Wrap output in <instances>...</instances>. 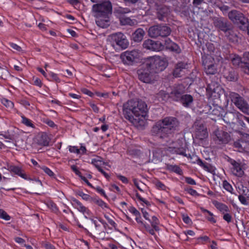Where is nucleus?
I'll return each mask as SVG.
<instances>
[{
	"label": "nucleus",
	"instance_id": "1",
	"mask_svg": "<svg viewBox=\"0 0 249 249\" xmlns=\"http://www.w3.org/2000/svg\"><path fill=\"white\" fill-rule=\"evenodd\" d=\"M179 124L178 120L173 117H167L157 122L151 130L152 135L161 139L168 137L178 130Z\"/></svg>",
	"mask_w": 249,
	"mask_h": 249
},
{
	"label": "nucleus",
	"instance_id": "2",
	"mask_svg": "<svg viewBox=\"0 0 249 249\" xmlns=\"http://www.w3.org/2000/svg\"><path fill=\"white\" fill-rule=\"evenodd\" d=\"M147 111V105L142 100H130L123 105V112L124 118L133 124L138 122L139 119L135 118L140 116L143 117Z\"/></svg>",
	"mask_w": 249,
	"mask_h": 249
},
{
	"label": "nucleus",
	"instance_id": "3",
	"mask_svg": "<svg viewBox=\"0 0 249 249\" xmlns=\"http://www.w3.org/2000/svg\"><path fill=\"white\" fill-rule=\"evenodd\" d=\"M138 78L143 83L153 84L157 81V75L151 70L145 62L137 71Z\"/></svg>",
	"mask_w": 249,
	"mask_h": 249
},
{
	"label": "nucleus",
	"instance_id": "4",
	"mask_svg": "<svg viewBox=\"0 0 249 249\" xmlns=\"http://www.w3.org/2000/svg\"><path fill=\"white\" fill-rule=\"evenodd\" d=\"M171 33V29L166 24H159L150 26L148 30V35L151 38L166 37Z\"/></svg>",
	"mask_w": 249,
	"mask_h": 249
},
{
	"label": "nucleus",
	"instance_id": "5",
	"mask_svg": "<svg viewBox=\"0 0 249 249\" xmlns=\"http://www.w3.org/2000/svg\"><path fill=\"white\" fill-rule=\"evenodd\" d=\"M225 95L241 111L249 115V105L237 93L230 91Z\"/></svg>",
	"mask_w": 249,
	"mask_h": 249
},
{
	"label": "nucleus",
	"instance_id": "6",
	"mask_svg": "<svg viewBox=\"0 0 249 249\" xmlns=\"http://www.w3.org/2000/svg\"><path fill=\"white\" fill-rule=\"evenodd\" d=\"M145 63L155 74L163 71L168 65L166 60L156 56L148 58Z\"/></svg>",
	"mask_w": 249,
	"mask_h": 249
},
{
	"label": "nucleus",
	"instance_id": "7",
	"mask_svg": "<svg viewBox=\"0 0 249 249\" xmlns=\"http://www.w3.org/2000/svg\"><path fill=\"white\" fill-rule=\"evenodd\" d=\"M112 4L109 1L96 3L92 6V11L94 13L95 17L110 16L112 14Z\"/></svg>",
	"mask_w": 249,
	"mask_h": 249
},
{
	"label": "nucleus",
	"instance_id": "8",
	"mask_svg": "<svg viewBox=\"0 0 249 249\" xmlns=\"http://www.w3.org/2000/svg\"><path fill=\"white\" fill-rule=\"evenodd\" d=\"M108 38L113 47L117 46L122 49H125L129 45L125 36L121 32L112 34L108 36Z\"/></svg>",
	"mask_w": 249,
	"mask_h": 249
},
{
	"label": "nucleus",
	"instance_id": "9",
	"mask_svg": "<svg viewBox=\"0 0 249 249\" xmlns=\"http://www.w3.org/2000/svg\"><path fill=\"white\" fill-rule=\"evenodd\" d=\"M140 52L139 50L127 51L121 55V58L124 64L132 65L139 60Z\"/></svg>",
	"mask_w": 249,
	"mask_h": 249
},
{
	"label": "nucleus",
	"instance_id": "10",
	"mask_svg": "<svg viewBox=\"0 0 249 249\" xmlns=\"http://www.w3.org/2000/svg\"><path fill=\"white\" fill-rule=\"evenodd\" d=\"M195 130L196 138L199 140H203L208 136L207 129L203 123L198 120H196L193 125Z\"/></svg>",
	"mask_w": 249,
	"mask_h": 249
},
{
	"label": "nucleus",
	"instance_id": "11",
	"mask_svg": "<svg viewBox=\"0 0 249 249\" xmlns=\"http://www.w3.org/2000/svg\"><path fill=\"white\" fill-rule=\"evenodd\" d=\"M228 18L233 23H240L242 25H246L248 20L240 12L232 10L228 13Z\"/></svg>",
	"mask_w": 249,
	"mask_h": 249
},
{
	"label": "nucleus",
	"instance_id": "12",
	"mask_svg": "<svg viewBox=\"0 0 249 249\" xmlns=\"http://www.w3.org/2000/svg\"><path fill=\"white\" fill-rule=\"evenodd\" d=\"M155 3L156 18L160 21H164L171 13L170 8L165 5H159L157 2H155Z\"/></svg>",
	"mask_w": 249,
	"mask_h": 249
},
{
	"label": "nucleus",
	"instance_id": "13",
	"mask_svg": "<svg viewBox=\"0 0 249 249\" xmlns=\"http://www.w3.org/2000/svg\"><path fill=\"white\" fill-rule=\"evenodd\" d=\"M213 21L215 28L224 33L232 27V24L222 17H213Z\"/></svg>",
	"mask_w": 249,
	"mask_h": 249
},
{
	"label": "nucleus",
	"instance_id": "14",
	"mask_svg": "<svg viewBox=\"0 0 249 249\" xmlns=\"http://www.w3.org/2000/svg\"><path fill=\"white\" fill-rule=\"evenodd\" d=\"M184 93V90L182 89V87L179 86L173 90L170 94L166 93L163 91H161L160 92V95L163 96L165 98L170 97L173 101L179 102Z\"/></svg>",
	"mask_w": 249,
	"mask_h": 249
},
{
	"label": "nucleus",
	"instance_id": "15",
	"mask_svg": "<svg viewBox=\"0 0 249 249\" xmlns=\"http://www.w3.org/2000/svg\"><path fill=\"white\" fill-rule=\"evenodd\" d=\"M142 46L144 48L153 51H159L163 48V46L160 42L150 39L145 40Z\"/></svg>",
	"mask_w": 249,
	"mask_h": 249
},
{
	"label": "nucleus",
	"instance_id": "16",
	"mask_svg": "<svg viewBox=\"0 0 249 249\" xmlns=\"http://www.w3.org/2000/svg\"><path fill=\"white\" fill-rule=\"evenodd\" d=\"M207 90L210 92L212 96L215 98H220L223 92L222 88L218 83L213 81L208 84Z\"/></svg>",
	"mask_w": 249,
	"mask_h": 249
},
{
	"label": "nucleus",
	"instance_id": "17",
	"mask_svg": "<svg viewBox=\"0 0 249 249\" xmlns=\"http://www.w3.org/2000/svg\"><path fill=\"white\" fill-rule=\"evenodd\" d=\"M213 133L215 136L213 139L218 141L219 143H227L230 140V136L227 132L217 129L214 131Z\"/></svg>",
	"mask_w": 249,
	"mask_h": 249
},
{
	"label": "nucleus",
	"instance_id": "18",
	"mask_svg": "<svg viewBox=\"0 0 249 249\" xmlns=\"http://www.w3.org/2000/svg\"><path fill=\"white\" fill-rule=\"evenodd\" d=\"M212 57L211 56L206 57L203 60V65L204 66L205 72L207 74L214 75L217 72L216 66L211 62Z\"/></svg>",
	"mask_w": 249,
	"mask_h": 249
},
{
	"label": "nucleus",
	"instance_id": "19",
	"mask_svg": "<svg viewBox=\"0 0 249 249\" xmlns=\"http://www.w3.org/2000/svg\"><path fill=\"white\" fill-rule=\"evenodd\" d=\"M187 63L180 61L178 62L175 65L174 69L173 71V75L175 77H180L184 75L185 70L187 69Z\"/></svg>",
	"mask_w": 249,
	"mask_h": 249
},
{
	"label": "nucleus",
	"instance_id": "20",
	"mask_svg": "<svg viewBox=\"0 0 249 249\" xmlns=\"http://www.w3.org/2000/svg\"><path fill=\"white\" fill-rule=\"evenodd\" d=\"M229 162L232 165L231 169L232 174L235 176L242 177L244 174V172L242 169L241 162L231 159L229 160Z\"/></svg>",
	"mask_w": 249,
	"mask_h": 249
},
{
	"label": "nucleus",
	"instance_id": "21",
	"mask_svg": "<svg viewBox=\"0 0 249 249\" xmlns=\"http://www.w3.org/2000/svg\"><path fill=\"white\" fill-rule=\"evenodd\" d=\"M7 169L12 173L17 175L25 179H28L27 175L25 173L24 170L20 167L14 165L8 164Z\"/></svg>",
	"mask_w": 249,
	"mask_h": 249
},
{
	"label": "nucleus",
	"instance_id": "22",
	"mask_svg": "<svg viewBox=\"0 0 249 249\" xmlns=\"http://www.w3.org/2000/svg\"><path fill=\"white\" fill-rule=\"evenodd\" d=\"M164 46L167 49L177 54H179L181 52V50L179 46L169 38H167L165 40Z\"/></svg>",
	"mask_w": 249,
	"mask_h": 249
},
{
	"label": "nucleus",
	"instance_id": "23",
	"mask_svg": "<svg viewBox=\"0 0 249 249\" xmlns=\"http://www.w3.org/2000/svg\"><path fill=\"white\" fill-rule=\"evenodd\" d=\"M72 200L73 202L72 205L79 212L82 213L83 214H86L88 215H90V212L89 209L84 206L79 201L74 198L72 199Z\"/></svg>",
	"mask_w": 249,
	"mask_h": 249
},
{
	"label": "nucleus",
	"instance_id": "24",
	"mask_svg": "<svg viewBox=\"0 0 249 249\" xmlns=\"http://www.w3.org/2000/svg\"><path fill=\"white\" fill-rule=\"evenodd\" d=\"M110 16H104L103 17H96L97 19L96 20V24L103 28H106L110 25Z\"/></svg>",
	"mask_w": 249,
	"mask_h": 249
},
{
	"label": "nucleus",
	"instance_id": "25",
	"mask_svg": "<svg viewBox=\"0 0 249 249\" xmlns=\"http://www.w3.org/2000/svg\"><path fill=\"white\" fill-rule=\"evenodd\" d=\"M145 32L142 28L137 29L132 34L131 37L136 42H140L143 39Z\"/></svg>",
	"mask_w": 249,
	"mask_h": 249
},
{
	"label": "nucleus",
	"instance_id": "26",
	"mask_svg": "<svg viewBox=\"0 0 249 249\" xmlns=\"http://www.w3.org/2000/svg\"><path fill=\"white\" fill-rule=\"evenodd\" d=\"M193 97L192 95L183 94L179 102L185 107H190L193 102Z\"/></svg>",
	"mask_w": 249,
	"mask_h": 249
},
{
	"label": "nucleus",
	"instance_id": "27",
	"mask_svg": "<svg viewBox=\"0 0 249 249\" xmlns=\"http://www.w3.org/2000/svg\"><path fill=\"white\" fill-rule=\"evenodd\" d=\"M224 75L230 81H235L237 79L236 72L232 68L226 70L224 72Z\"/></svg>",
	"mask_w": 249,
	"mask_h": 249
},
{
	"label": "nucleus",
	"instance_id": "28",
	"mask_svg": "<svg viewBox=\"0 0 249 249\" xmlns=\"http://www.w3.org/2000/svg\"><path fill=\"white\" fill-rule=\"evenodd\" d=\"M242 69L245 73L249 75V52L244 53Z\"/></svg>",
	"mask_w": 249,
	"mask_h": 249
},
{
	"label": "nucleus",
	"instance_id": "29",
	"mask_svg": "<svg viewBox=\"0 0 249 249\" xmlns=\"http://www.w3.org/2000/svg\"><path fill=\"white\" fill-rule=\"evenodd\" d=\"M226 36L229 40L232 42H236L238 41V36L236 33L233 30V26L231 28H230L229 30L225 32Z\"/></svg>",
	"mask_w": 249,
	"mask_h": 249
},
{
	"label": "nucleus",
	"instance_id": "30",
	"mask_svg": "<svg viewBox=\"0 0 249 249\" xmlns=\"http://www.w3.org/2000/svg\"><path fill=\"white\" fill-rule=\"evenodd\" d=\"M236 114L232 112H227L223 116V119L227 124H232L236 118Z\"/></svg>",
	"mask_w": 249,
	"mask_h": 249
},
{
	"label": "nucleus",
	"instance_id": "31",
	"mask_svg": "<svg viewBox=\"0 0 249 249\" xmlns=\"http://www.w3.org/2000/svg\"><path fill=\"white\" fill-rule=\"evenodd\" d=\"M120 22L122 25H130L133 26L137 23L135 19H132L128 17H120Z\"/></svg>",
	"mask_w": 249,
	"mask_h": 249
},
{
	"label": "nucleus",
	"instance_id": "32",
	"mask_svg": "<svg viewBox=\"0 0 249 249\" xmlns=\"http://www.w3.org/2000/svg\"><path fill=\"white\" fill-rule=\"evenodd\" d=\"M50 142V139L45 133L42 134L38 139L39 144L42 146H48Z\"/></svg>",
	"mask_w": 249,
	"mask_h": 249
},
{
	"label": "nucleus",
	"instance_id": "33",
	"mask_svg": "<svg viewBox=\"0 0 249 249\" xmlns=\"http://www.w3.org/2000/svg\"><path fill=\"white\" fill-rule=\"evenodd\" d=\"M167 169L168 170L173 172H175L178 175H181L182 174V170L178 165L167 164Z\"/></svg>",
	"mask_w": 249,
	"mask_h": 249
},
{
	"label": "nucleus",
	"instance_id": "34",
	"mask_svg": "<svg viewBox=\"0 0 249 249\" xmlns=\"http://www.w3.org/2000/svg\"><path fill=\"white\" fill-rule=\"evenodd\" d=\"M246 144L242 141L239 140L234 142V147L239 152H243L245 150Z\"/></svg>",
	"mask_w": 249,
	"mask_h": 249
},
{
	"label": "nucleus",
	"instance_id": "35",
	"mask_svg": "<svg viewBox=\"0 0 249 249\" xmlns=\"http://www.w3.org/2000/svg\"><path fill=\"white\" fill-rule=\"evenodd\" d=\"M90 220L95 226V229L93 230V232H94V233L100 234L102 233H105L104 231H101V225L98 223V222L96 220H94L92 218H91Z\"/></svg>",
	"mask_w": 249,
	"mask_h": 249
},
{
	"label": "nucleus",
	"instance_id": "36",
	"mask_svg": "<svg viewBox=\"0 0 249 249\" xmlns=\"http://www.w3.org/2000/svg\"><path fill=\"white\" fill-rule=\"evenodd\" d=\"M169 151L173 154L176 153L177 154L183 155L184 157L187 156L186 154H185V150L183 147H180V146H179V147H174V149H173V150H169Z\"/></svg>",
	"mask_w": 249,
	"mask_h": 249
},
{
	"label": "nucleus",
	"instance_id": "37",
	"mask_svg": "<svg viewBox=\"0 0 249 249\" xmlns=\"http://www.w3.org/2000/svg\"><path fill=\"white\" fill-rule=\"evenodd\" d=\"M150 223L152 228L155 230V231H159L160 230V228L158 226L160 224V221L156 216H152V220Z\"/></svg>",
	"mask_w": 249,
	"mask_h": 249
},
{
	"label": "nucleus",
	"instance_id": "38",
	"mask_svg": "<svg viewBox=\"0 0 249 249\" xmlns=\"http://www.w3.org/2000/svg\"><path fill=\"white\" fill-rule=\"evenodd\" d=\"M92 202L96 203L99 206L101 207L102 209L107 208V204L100 199L93 198L91 200Z\"/></svg>",
	"mask_w": 249,
	"mask_h": 249
},
{
	"label": "nucleus",
	"instance_id": "39",
	"mask_svg": "<svg viewBox=\"0 0 249 249\" xmlns=\"http://www.w3.org/2000/svg\"><path fill=\"white\" fill-rule=\"evenodd\" d=\"M76 194L81 196L84 200L86 201L89 200L91 201L92 199L93 198L89 195L85 194L82 191L80 190L77 191L76 192Z\"/></svg>",
	"mask_w": 249,
	"mask_h": 249
},
{
	"label": "nucleus",
	"instance_id": "40",
	"mask_svg": "<svg viewBox=\"0 0 249 249\" xmlns=\"http://www.w3.org/2000/svg\"><path fill=\"white\" fill-rule=\"evenodd\" d=\"M215 206L218 209L223 213H224L225 212H228L229 211L228 206L223 203L216 202Z\"/></svg>",
	"mask_w": 249,
	"mask_h": 249
},
{
	"label": "nucleus",
	"instance_id": "41",
	"mask_svg": "<svg viewBox=\"0 0 249 249\" xmlns=\"http://www.w3.org/2000/svg\"><path fill=\"white\" fill-rule=\"evenodd\" d=\"M240 190V194L241 195L245 196L248 199H249V190L244 186L242 185L241 188L239 187Z\"/></svg>",
	"mask_w": 249,
	"mask_h": 249
},
{
	"label": "nucleus",
	"instance_id": "42",
	"mask_svg": "<svg viewBox=\"0 0 249 249\" xmlns=\"http://www.w3.org/2000/svg\"><path fill=\"white\" fill-rule=\"evenodd\" d=\"M231 62L235 66H238L241 65V67L242 68V63H243V61H242L241 57L239 56H235L232 58Z\"/></svg>",
	"mask_w": 249,
	"mask_h": 249
},
{
	"label": "nucleus",
	"instance_id": "43",
	"mask_svg": "<svg viewBox=\"0 0 249 249\" xmlns=\"http://www.w3.org/2000/svg\"><path fill=\"white\" fill-rule=\"evenodd\" d=\"M129 12H130V10L128 8H123L121 7H119L118 9L115 10V13H116L118 15H120V17H121L122 15L128 13Z\"/></svg>",
	"mask_w": 249,
	"mask_h": 249
},
{
	"label": "nucleus",
	"instance_id": "44",
	"mask_svg": "<svg viewBox=\"0 0 249 249\" xmlns=\"http://www.w3.org/2000/svg\"><path fill=\"white\" fill-rule=\"evenodd\" d=\"M21 118H22V123L23 124H24L25 125H26L27 126H30V127H34L33 126L34 125L32 124V121L30 119L27 118L25 116H22Z\"/></svg>",
	"mask_w": 249,
	"mask_h": 249
},
{
	"label": "nucleus",
	"instance_id": "45",
	"mask_svg": "<svg viewBox=\"0 0 249 249\" xmlns=\"http://www.w3.org/2000/svg\"><path fill=\"white\" fill-rule=\"evenodd\" d=\"M0 218L5 220H9L10 219V216L6 212L2 209H0Z\"/></svg>",
	"mask_w": 249,
	"mask_h": 249
},
{
	"label": "nucleus",
	"instance_id": "46",
	"mask_svg": "<svg viewBox=\"0 0 249 249\" xmlns=\"http://www.w3.org/2000/svg\"><path fill=\"white\" fill-rule=\"evenodd\" d=\"M2 103L5 107L9 108H13L14 107V104L13 103V102L5 98L2 100Z\"/></svg>",
	"mask_w": 249,
	"mask_h": 249
},
{
	"label": "nucleus",
	"instance_id": "47",
	"mask_svg": "<svg viewBox=\"0 0 249 249\" xmlns=\"http://www.w3.org/2000/svg\"><path fill=\"white\" fill-rule=\"evenodd\" d=\"M223 186L224 188L229 192L231 193L232 187L231 185L227 181L224 180L223 182Z\"/></svg>",
	"mask_w": 249,
	"mask_h": 249
},
{
	"label": "nucleus",
	"instance_id": "48",
	"mask_svg": "<svg viewBox=\"0 0 249 249\" xmlns=\"http://www.w3.org/2000/svg\"><path fill=\"white\" fill-rule=\"evenodd\" d=\"M179 146H180V145L178 142L172 141L171 143H169V147L167 150L169 151V150H173V149H174V147H179Z\"/></svg>",
	"mask_w": 249,
	"mask_h": 249
},
{
	"label": "nucleus",
	"instance_id": "49",
	"mask_svg": "<svg viewBox=\"0 0 249 249\" xmlns=\"http://www.w3.org/2000/svg\"><path fill=\"white\" fill-rule=\"evenodd\" d=\"M42 170L50 177H53L54 173L51 171L49 168L46 166H42L41 168Z\"/></svg>",
	"mask_w": 249,
	"mask_h": 249
},
{
	"label": "nucleus",
	"instance_id": "50",
	"mask_svg": "<svg viewBox=\"0 0 249 249\" xmlns=\"http://www.w3.org/2000/svg\"><path fill=\"white\" fill-rule=\"evenodd\" d=\"M49 208H50L53 212L56 213L58 211L56 205L53 202H50L48 204Z\"/></svg>",
	"mask_w": 249,
	"mask_h": 249
},
{
	"label": "nucleus",
	"instance_id": "51",
	"mask_svg": "<svg viewBox=\"0 0 249 249\" xmlns=\"http://www.w3.org/2000/svg\"><path fill=\"white\" fill-rule=\"evenodd\" d=\"M185 190L191 195L193 196H198L199 194L197 193V192L194 190L193 189L189 187L185 189Z\"/></svg>",
	"mask_w": 249,
	"mask_h": 249
},
{
	"label": "nucleus",
	"instance_id": "52",
	"mask_svg": "<svg viewBox=\"0 0 249 249\" xmlns=\"http://www.w3.org/2000/svg\"><path fill=\"white\" fill-rule=\"evenodd\" d=\"M101 161L100 160H98L96 159H92L91 160V164L94 165L95 166V167L98 170H99L100 168H101V167H100V164H99V162L101 163Z\"/></svg>",
	"mask_w": 249,
	"mask_h": 249
},
{
	"label": "nucleus",
	"instance_id": "53",
	"mask_svg": "<svg viewBox=\"0 0 249 249\" xmlns=\"http://www.w3.org/2000/svg\"><path fill=\"white\" fill-rule=\"evenodd\" d=\"M155 185L157 188L159 189H161L162 190H165L166 188V186L163 184L159 180L155 182Z\"/></svg>",
	"mask_w": 249,
	"mask_h": 249
},
{
	"label": "nucleus",
	"instance_id": "54",
	"mask_svg": "<svg viewBox=\"0 0 249 249\" xmlns=\"http://www.w3.org/2000/svg\"><path fill=\"white\" fill-rule=\"evenodd\" d=\"M241 140L247 145V143H249V134L247 133L243 134Z\"/></svg>",
	"mask_w": 249,
	"mask_h": 249
},
{
	"label": "nucleus",
	"instance_id": "55",
	"mask_svg": "<svg viewBox=\"0 0 249 249\" xmlns=\"http://www.w3.org/2000/svg\"><path fill=\"white\" fill-rule=\"evenodd\" d=\"M182 220L184 223L187 224H191L192 223V221L190 217L186 214L182 215Z\"/></svg>",
	"mask_w": 249,
	"mask_h": 249
},
{
	"label": "nucleus",
	"instance_id": "56",
	"mask_svg": "<svg viewBox=\"0 0 249 249\" xmlns=\"http://www.w3.org/2000/svg\"><path fill=\"white\" fill-rule=\"evenodd\" d=\"M238 198L242 204L244 205L248 204V202L247 201V198L245 196L240 195L238 196Z\"/></svg>",
	"mask_w": 249,
	"mask_h": 249
},
{
	"label": "nucleus",
	"instance_id": "57",
	"mask_svg": "<svg viewBox=\"0 0 249 249\" xmlns=\"http://www.w3.org/2000/svg\"><path fill=\"white\" fill-rule=\"evenodd\" d=\"M104 216H105V218L108 221V223L112 226H113L114 228H116L117 224L112 219L110 218V217L108 216L106 214H105L104 215Z\"/></svg>",
	"mask_w": 249,
	"mask_h": 249
},
{
	"label": "nucleus",
	"instance_id": "58",
	"mask_svg": "<svg viewBox=\"0 0 249 249\" xmlns=\"http://www.w3.org/2000/svg\"><path fill=\"white\" fill-rule=\"evenodd\" d=\"M69 151L71 153H74L77 154L80 153V149H79L76 146H69Z\"/></svg>",
	"mask_w": 249,
	"mask_h": 249
},
{
	"label": "nucleus",
	"instance_id": "59",
	"mask_svg": "<svg viewBox=\"0 0 249 249\" xmlns=\"http://www.w3.org/2000/svg\"><path fill=\"white\" fill-rule=\"evenodd\" d=\"M130 212L133 213L135 216H139L140 212L134 207H131L129 209Z\"/></svg>",
	"mask_w": 249,
	"mask_h": 249
},
{
	"label": "nucleus",
	"instance_id": "60",
	"mask_svg": "<svg viewBox=\"0 0 249 249\" xmlns=\"http://www.w3.org/2000/svg\"><path fill=\"white\" fill-rule=\"evenodd\" d=\"M9 45L12 48L15 50H17L19 52L21 51V48L18 45H17L16 44H15L14 43H10Z\"/></svg>",
	"mask_w": 249,
	"mask_h": 249
},
{
	"label": "nucleus",
	"instance_id": "61",
	"mask_svg": "<svg viewBox=\"0 0 249 249\" xmlns=\"http://www.w3.org/2000/svg\"><path fill=\"white\" fill-rule=\"evenodd\" d=\"M136 196L137 197V198L140 201L144 202L145 204H146L147 205H150V203L149 202L145 200L144 198H143L141 196L136 192Z\"/></svg>",
	"mask_w": 249,
	"mask_h": 249
},
{
	"label": "nucleus",
	"instance_id": "62",
	"mask_svg": "<svg viewBox=\"0 0 249 249\" xmlns=\"http://www.w3.org/2000/svg\"><path fill=\"white\" fill-rule=\"evenodd\" d=\"M117 177L118 179H119L120 180H121L123 183H127L128 182V179L125 177L124 176L118 175L117 176Z\"/></svg>",
	"mask_w": 249,
	"mask_h": 249
},
{
	"label": "nucleus",
	"instance_id": "63",
	"mask_svg": "<svg viewBox=\"0 0 249 249\" xmlns=\"http://www.w3.org/2000/svg\"><path fill=\"white\" fill-rule=\"evenodd\" d=\"M185 181L189 184H191V185H195L196 184V182L195 181V180L191 178H189V177H186L185 178Z\"/></svg>",
	"mask_w": 249,
	"mask_h": 249
},
{
	"label": "nucleus",
	"instance_id": "64",
	"mask_svg": "<svg viewBox=\"0 0 249 249\" xmlns=\"http://www.w3.org/2000/svg\"><path fill=\"white\" fill-rule=\"evenodd\" d=\"M203 2H204V0H193V4L195 7H198Z\"/></svg>",
	"mask_w": 249,
	"mask_h": 249
}]
</instances>
